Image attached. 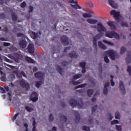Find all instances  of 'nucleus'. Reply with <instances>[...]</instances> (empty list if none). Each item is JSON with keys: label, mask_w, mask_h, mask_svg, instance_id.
<instances>
[{"label": "nucleus", "mask_w": 131, "mask_h": 131, "mask_svg": "<svg viewBox=\"0 0 131 131\" xmlns=\"http://www.w3.org/2000/svg\"><path fill=\"white\" fill-rule=\"evenodd\" d=\"M98 47L100 49H102V50H106L107 49L106 46L103 44V43L101 41H98Z\"/></svg>", "instance_id": "nucleus-23"}, {"label": "nucleus", "mask_w": 131, "mask_h": 131, "mask_svg": "<svg viewBox=\"0 0 131 131\" xmlns=\"http://www.w3.org/2000/svg\"><path fill=\"white\" fill-rule=\"evenodd\" d=\"M29 13H32V12H33V7L31 6H29Z\"/></svg>", "instance_id": "nucleus-54"}, {"label": "nucleus", "mask_w": 131, "mask_h": 131, "mask_svg": "<svg viewBox=\"0 0 131 131\" xmlns=\"http://www.w3.org/2000/svg\"><path fill=\"white\" fill-rule=\"evenodd\" d=\"M69 55L71 58H74L75 59L78 58V53H77L76 51H72Z\"/></svg>", "instance_id": "nucleus-18"}, {"label": "nucleus", "mask_w": 131, "mask_h": 131, "mask_svg": "<svg viewBox=\"0 0 131 131\" xmlns=\"http://www.w3.org/2000/svg\"><path fill=\"white\" fill-rule=\"evenodd\" d=\"M80 65L82 68H85L86 63H85V62H80Z\"/></svg>", "instance_id": "nucleus-47"}, {"label": "nucleus", "mask_w": 131, "mask_h": 131, "mask_svg": "<svg viewBox=\"0 0 131 131\" xmlns=\"http://www.w3.org/2000/svg\"><path fill=\"white\" fill-rule=\"evenodd\" d=\"M60 119H62L63 121H64V122H67V117H66V116H61Z\"/></svg>", "instance_id": "nucleus-36"}, {"label": "nucleus", "mask_w": 131, "mask_h": 131, "mask_svg": "<svg viewBox=\"0 0 131 131\" xmlns=\"http://www.w3.org/2000/svg\"><path fill=\"white\" fill-rule=\"evenodd\" d=\"M25 60L26 62H28V63H32L33 64L35 63V61L33 59L28 56H26Z\"/></svg>", "instance_id": "nucleus-22"}, {"label": "nucleus", "mask_w": 131, "mask_h": 131, "mask_svg": "<svg viewBox=\"0 0 131 131\" xmlns=\"http://www.w3.org/2000/svg\"><path fill=\"white\" fill-rule=\"evenodd\" d=\"M0 18L1 19H5V18H6V14H5L4 13H1Z\"/></svg>", "instance_id": "nucleus-55"}, {"label": "nucleus", "mask_w": 131, "mask_h": 131, "mask_svg": "<svg viewBox=\"0 0 131 131\" xmlns=\"http://www.w3.org/2000/svg\"><path fill=\"white\" fill-rule=\"evenodd\" d=\"M104 54L106 55H109L112 60H115V52L113 50H108L105 51Z\"/></svg>", "instance_id": "nucleus-7"}, {"label": "nucleus", "mask_w": 131, "mask_h": 131, "mask_svg": "<svg viewBox=\"0 0 131 131\" xmlns=\"http://www.w3.org/2000/svg\"><path fill=\"white\" fill-rule=\"evenodd\" d=\"M0 93L1 94H5L6 93V90H5L4 88L0 86Z\"/></svg>", "instance_id": "nucleus-49"}, {"label": "nucleus", "mask_w": 131, "mask_h": 131, "mask_svg": "<svg viewBox=\"0 0 131 131\" xmlns=\"http://www.w3.org/2000/svg\"><path fill=\"white\" fill-rule=\"evenodd\" d=\"M86 85H88V84L84 83L81 85H79L78 86L76 87V89H79L81 88H85Z\"/></svg>", "instance_id": "nucleus-43"}, {"label": "nucleus", "mask_w": 131, "mask_h": 131, "mask_svg": "<svg viewBox=\"0 0 131 131\" xmlns=\"http://www.w3.org/2000/svg\"><path fill=\"white\" fill-rule=\"evenodd\" d=\"M82 129H83V130L90 131L91 129V128L89 126H83L82 127Z\"/></svg>", "instance_id": "nucleus-32"}, {"label": "nucleus", "mask_w": 131, "mask_h": 131, "mask_svg": "<svg viewBox=\"0 0 131 131\" xmlns=\"http://www.w3.org/2000/svg\"><path fill=\"white\" fill-rule=\"evenodd\" d=\"M7 78H6V74H4L1 77L2 81H6Z\"/></svg>", "instance_id": "nucleus-37"}, {"label": "nucleus", "mask_w": 131, "mask_h": 131, "mask_svg": "<svg viewBox=\"0 0 131 131\" xmlns=\"http://www.w3.org/2000/svg\"><path fill=\"white\" fill-rule=\"evenodd\" d=\"M81 72L82 73H85L86 72V68H82Z\"/></svg>", "instance_id": "nucleus-60"}, {"label": "nucleus", "mask_w": 131, "mask_h": 131, "mask_svg": "<svg viewBox=\"0 0 131 131\" xmlns=\"http://www.w3.org/2000/svg\"><path fill=\"white\" fill-rule=\"evenodd\" d=\"M61 66H63L64 67H65V66H67V65H68V62L63 61L62 62H61Z\"/></svg>", "instance_id": "nucleus-52"}, {"label": "nucleus", "mask_w": 131, "mask_h": 131, "mask_svg": "<svg viewBox=\"0 0 131 131\" xmlns=\"http://www.w3.org/2000/svg\"><path fill=\"white\" fill-rule=\"evenodd\" d=\"M56 4L60 9L66 11V4H67V2H66V1L60 0V2L56 1Z\"/></svg>", "instance_id": "nucleus-6"}, {"label": "nucleus", "mask_w": 131, "mask_h": 131, "mask_svg": "<svg viewBox=\"0 0 131 131\" xmlns=\"http://www.w3.org/2000/svg\"><path fill=\"white\" fill-rule=\"evenodd\" d=\"M41 81L36 82L35 85L36 88H37V89H38V88H40V85H41Z\"/></svg>", "instance_id": "nucleus-40"}, {"label": "nucleus", "mask_w": 131, "mask_h": 131, "mask_svg": "<svg viewBox=\"0 0 131 131\" xmlns=\"http://www.w3.org/2000/svg\"><path fill=\"white\" fill-rule=\"evenodd\" d=\"M118 123V120H114L111 122V125H113V124H116Z\"/></svg>", "instance_id": "nucleus-53"}, {"label": "nucleus", "mask_w": 131, "mask_h": 131, "mask_svg": "<svg viewBox=\"0 0 131 131\" xmlns=\"http://www.w3.org/2000/svg\"><path fill=\"white\" fill-rule=\"evenodd\" d=\"M11 17L12 21H17V20H18V16L14 12L11 14Z\"/></svg>", "instance_id": "nucleus-26"}, {"label": "nucleus", "mask_w": 131, "mask_h": 131, "mask_svg": "<svg viewBox=\"0 0 131 131\" xmlns=\"http://www.w3.org/2000/svg\"><path fill=\"white\" fill-rule=\"evenodd\" d=\"M19 84L21 88H25L26 91H29L30 89V85L29 84V83L24 79H21L19 81Z\"/></svg>", "instance_id": "nucleus-5"}, {"label": "nucleus", "mask_w": 131, "mask_h": 131, "mask_svg": "<svg viewBox=\"0 0 131 131\" xmlns=\"http://www.w3.org/2000/svg\"><path fill=\"white\" fill-rule=\"evenodd\" d=\"M26 2L25 1L23 2L21 4H20V7L23 9H24V8H26Z\"/></svg>", "instance_id": "nucleus-42"}, {"label": "nucleus", "mask_w": 131, "mask_h": 131, "mask_svg": "<svg viewBox=\"0 0 131 131\" xmlns=\"http://www.w3.org/2000/svg\"><path fill=\"white\" fill-rule=\"evenodd\" d=\"M97 30L99 33L97 34L94 38H96V39H100L101 37H102L104 35V33H102V32H105L106 29V28L103 26V24L101 23L97 24Z\"/></svg>", "instance_id": "nucleus-1"}, {"label": "nucleus", "mask_w": 131, "mask_h": 131, "mask_svg": "<svg viewBox=\"0 0 131 131\" xmlns=\"http://www.w3.org/2000/svg\"><path fill=\"white\" fill-rule=\"evenodd\" d=\"M3 31H4V32H8V31H9V29H8V27H5L4 29H3Z\"/></svg>", "instance_id": "nucleus-64"}, {"label": "nucleus", "mask_w": 131, "mask_h": 131, "mask_svg": "<svg viewBox=\"0 0 131 131\" xmlns=\"http://www.w3.org/2000/svg\"><path fill=\"white\" fill-rule=\"evenodd\" d=\"M49 119L50 122H52V121H54V116H53L52 114H50Z\"/></svg>", "instance_id": "nucleus-34"}, {"label": "nucleus", "mask_w": 131, "mask_h": 131, "mask_svg": "<svg viewBox=\"0 0 131 131\" xmlns=\"http://www.w3.org/2000/svg\"><path fill=\"white\" fill-rule=\"evenodd\" d=\"M5 60L6 62H8V63H12L13 62L9 59L7 57H5Z\"/></svg>", "instance_id": "nucleus-57"}, {"label": "nucleus", "mask_w": 131, "mask_h": 131, "mask_svg": "<svg viewBox=\"0 0 131 131\" xmlns=\"http://www.w3.org/2000/svg\"><path fill=\"white\" fill-rule=\"evenodd\" d=\"M103 94L104 95H107L108 94V89L104 87Z\"/></svg>", "instance_id": "nucleus-51"}, {"label": "nucleus", "mask_w": 131, "mask_h": 131, "mask_svg": "<svg viewBox=\"0 0 131 131\" xmlns=\"http://www.w3.org/2000/svg\"><path fill=\"white\" fill-rule=\"evenodd\" d=\"M83 17L84 18H91L92 17V15L89 13H83Z\"/></svg>", "instance_id": "nucleus-33"}, {"label": "nucleus", "mask_w": 131, "mask_h": 131, "mask_svg": "<svg viewBox=\"0 0 131 131\" xmlns=\"http://www.w3.org/2000/svg\"><path fill=\"white\" fill-rule=\"evenodd\" d=\"M31 37H32L33 39H36V38H38V34L35 32H32L31 33Z\"/></svg>", "instance_id": "nucleus-24"}, {"label": "nucleus", "mask_w": 131, "mask_h": 131, "mask_svg": "<svg viewBox=\"0 0 131 131\" xmlns=\"http://www.w3.org/2000/svg\"><path fill=\"white\" fill-rule=\"evenodd\" d=\"M121 25L122 27H128V25H127L126 22H122Z\"/></svg>", "instance_id": "nucleus-41"}, {"label": "nucleus", "mask_w": 131, "mask_h": 131, "mask_svg": "<svg viewBox=\"0 0 131 131\" xmlns=\"http://www.w3.org/2000/svg\"><path fill=\"white\" fill-rule=\"evenodd\" d=\"M10 0H1V2L2 5H4V3L6 4L7 2H10Z\"/></svg>", "instance_id": "nucleus-61"}, {"label": "nucleus", "mask_w": 131, "mask_h": 131, "mask_svg": "<svg viewBox=\"0 0 131 131\" xmlns=\"http://www.w3.org/2000/svg\"><path fill=\"white\" fill-rule=\"evenodd\" d=\"M97 107H98V106L97 105H96L92 107V114H93V113H94V112H95L96 111V110L97 109Z\"/></svg>", "instance_id": "nucleus-44"}, {"label": "nucleus", "mask_w": 131, "mask_h": 131, "mask_svg": "<svg viewBox=\"0 0 131 131\" xmlns=\"http://www.w3.org/2000/svg\"><path fill=\"white\" fill-rule=\"evenodd\" d=\"M86 22H88V23L89 24L95 25L98 23V20L93 18H88L86 19Z\"/></svg>", "instance_id": "nucleus-19"}, {"label": "nucleus", "mask_w": 131, "mask_h": 131, "mask_svg": "<svg viewBox=\"0 0 131 131\" xmlns=\"http://www.w3.org/2000/svg\"><path fill=\"white\" fill-rule=\"evenodd\" d=\"M104 62H105V63H109V62H110V60H109V58H108V56H105L104 57Z\"/></svg>", "instance_id": "nucleus-46"}, {"label": "nucleus", "mask_w": 131, "mask_h": 131, "mask_svg": "<svg viewBox=\"0 0 131 131\" xmlns=\"http://www.w3.org/2000/svg\"><path fill=\"white\" fill-rule=\"evenodd\" d=\"M28 51L30 54L34 53V46L33 45L30 43L28 46Z\"/></svg>", "instance_id": "nucleus-16"}, {"label": "nucleus", "mask_w": 131, "mask_h": 131, "mask_svg": "<svg viewBox=\"0 0 131 131\" xmlns=\"http://www.w3.org/2000/svg\"><path fill=\"white\" fill-rule=\"evenodd\" d=\"M116 129H117V130L121 131V130L122 129V128L121 126H116Z\"/></svg>", "instance_id": "nucleus-58"}, {"label": "nucleus", "mask_w": 131, "mask_h": 131, "mask_svg": "<svg viewBox=\"0 0 131 131\" xmlns=\"http://www.w3.org/2000/svg\"><path fill=\"white\" fill-rule=\"evenodd\" d=\"M71 48V47H68L64 49V51H63L64 53H67V51H69V50H70Z\"/></svg>", "instance_id": "nucleus-59"}, {"label": "nucleus", "mask_w": 131, "mask_h": 131, "mask_svg": "<svg viewBox=\"0 0 131 131\" xmlns=\"http://www.w3.org/2000/svg\"><path fill=\"white\" fill-rule=\"evenodd\" d=\"M30 99L32 102H36L38 100V97L37 96V93L36 92H32L31 95L30 96Z\"/></svg>", "instance_id": "nucleus-9"}, {"label": "nucleus", "mask_w": 131, "mask_h": 131, "mask_svg": "<svg viewBox=\"0 0 131 131\" xmlns=\"http://www.w3.org/2000/svg\"><path fill=\"white\" fill-rule=\"evenodd\" d=\"M17 35L18 37H25V35L22 33H18Z\"/></svg>", "instance_id": "nucleus-45"}, {"label": "nucleus", "mask_w": 131, "mask_h": 131, "mask_svg": "<svg viewBox=\"0 0 131 131\" xmlns=\"http://www.w3.org/2000/svg\"><path fill=\"white\" fill-rule=\"evenodd\" d=\"M93 47L95 48V50H97V38H93Z\"/></svg>", "instance_id": "nucleus-30"}, {"label": "nucleus", "mask_w": 131, "mask_h": 131, "mask_svg": "<svg viewBox=\"0 0 131 131\" xmlns=\"http://www.w3.org/2000/svg\"><path fill=\"white\" fill-rule=\"evenodd\" d=\"M25 109L28 112H31V111H32V110H33V108H32V107H30L29 106H25Z\"/></svg>", "instance_id": "nucleus-38"}, {"label": "nucleus", "mask_w": 131, "mask_h": 131, "mask_svg": "<svg viewBox=\"0 0 131 131\" xmlns=\"http://www.w3.org/2000/svg\"><path fill=\"white\" fill-rule=\"evenodd\" d=\"M110 14L111 15H113L114 16L115 20H119V16L120 15V13L119 12L113 10L110 12Z\"/></svg>", "instance_id": "nucleus-10"}, {"label": "nucleus", "mask_w": 131, "mask_h": 131, "mask_svg": "<svg viewBox=\"0 0 131 131\" xmlns=\"http://www.w3.org/2000/svg\"><path fill=\"white\" fill-rule=\"evenodd\" d=\"M19 45L20 48L22 49H25V48H26V46H27V42L24 40H21L19 41Z\"/></svg>", "instance_id": "nucleus-20"}, {"label": "nucleus", "mask_w": 131, "mask_h": 131, "mask_svg": "<svg viewBox=\"0 0 131 131\" xmlns=\"http://www.w3.org/2000/svg\"><path fill=\"white\" fill-rule=\"evenodd\" d=\"M103 41L104 42V43H107V45H108V46H114V43L107 40H103Z\"/></svg>", "instance_id": "nucleus-31"}, {"label": "nucleus", "mask_w": 131, "mask_h": 131, "mask_svg": "<svg viewBox=\"0 0 131 131\" xmlns=\"http://www.w3.org/2000/svg\"><path fill=\"white\" fill-rule=\"evenodd\" d=\"M105 36L109 38H113L114 37L116 39H120V36L115 31L107 32L105 33Z\"/></svg>", "instance_id": "nucleus-3"}, {"label": "nucleus", "mask_w": 131, "mask_h": 131, "mask_svg": "<svg viewBox=\"0 0 131 131\" xmlns=\"http://www.w3.org/2000/svg\"><path fill=\"white\" fill-rule=\"evenodd\" d=\"M86 93H87V95H88V97L91 98V97H92V96H93V94H94V90L89 89L87 90Z\"/></svg>", "instance_id": "nucleus-25"}, {"label": "nucleus", "mask_w": 131, "mask_h": 131, "mask_svg": "<svg viewBox=\"0 0 131 131\" xmlns=\"http://www.w3.org/2000/svg\"><path fill=\"white\" fill-rule=\"evenodd\" d=\"M75 5L70 4V6L73 9H75V10H77L78 9H82L81 7L78 5V2L77 1H74V3Z\"/></svg>", "instance_id": "nucleus-12"}, {"label": "nucleus", "mask_w": 131, "mask_h": 131, "mask_svg": "<svg viewBox=\"0 0 131 131\" xmlns=\"http://www.w3.org/2000/svg\"><path fill=\"white\" fill-rule=\"evenodd\" d=\"M60 40L63 46H68V45H69V42L68 41V38L66 35L61 36Z\"/></svg>", "instance_id": "nucleus-11"}, {"label": "nucleus", "mask_w": 131, "mask_h": 131, "mask_svg": "<svg viewBox=\"0 0 131 131\" xmlns=\"http://www.w3.org/2000/svg\"><path fill=\"white\" fill-rule=\"evenodd\" d=\"M114 23H115L114 21H109L107 22V24L108 26L110 27V28L112 30H114L116 29V26H115V25H114Z\"/></svg>", "instance_id": "nucleus-14"}, {"label": "nucleus", "mask_w": 131, "mask_h": 131, "mask_svg": "<svg viewBox=\"0 0 131 131\" xmlns=\"http://www.w3.org/2000/svg\"><path fill=\"white\" fill-rule=\"evenodd\" d=\"M68 3L72 5V4H74V0H68Z\"/></svg>", "instance_id": "nucleus-63"}, {"label": "nucleus", "mask_w": 131, "mask_h": 131, "mask_svg": "<svg viewBox=\"0 0 131 131\" xmlns=\"http://www.w3.org/2000/svg\"><path fill=\"white\" fill-rule=\"evenodd\" d=\"M74 114L75 116V122L76 123H79V121H80V116L78 113V112L76 111H74Z\"/></svg>", "instance_id": "nucleus-13"}, {"label": "nucleus", "mask_w": 131, "mask_h": 131, "mask_svg": "<svg viewBox=\"0 0 131 131\" xmlns=\"http://www.w3.org/2000/svg\"><path fill=\"white\" fill-rule=\"evenodd\" d=\"M115 117L116 119H120V114L118 112H116L115 114Z\"/></svg>", "instance_id": "nucleus-35"}, {"label": "nucleus", "mask_w": 131, "mask_h": 131, "mask_svg": "<svg viewBox=\"0 0 131 131\" xmlns=\"http://www.w3.org/2000/svg\"><path fill=\"white\" fill-rule=\"evenodd\" d=\"M35 78H37L38 79H39V80H43V76H45V74L39 71L34 74Z\"/></svg>", "instance_id": "nucleus-8"}, {"label": "nucleus", "mask_w": 131, "mask_h": 131, "mask_svg": "<svg viewBox=\"0 0 131 131\" xmlns=\"http://www.w3.org/2000/svg\"><path fill=\"white\" fill-rule=\"evenodd\" d=\"M36 122L35 121V120H33L32 131L36 130Z\"/></svg>", "instance_id": "nucleus-29"}, {"label": "nucleus", "mask_w": 131, "mask_h": 131, "mask_svg": "<svg viewBox=\"0 0 131 131\" xmlns=\"http://www.w3.org/2000/svg\"><path fill=\"white\" fill-rule=\"evenodd\" d=\"M119 89L121 90L123 95H125V88H124V85L122 81H120Z\"/></svg>", "instance_id": "nucleus-15"}, {"label": "nucleus", "mask_w": 131, "mask_h": 131, "mask_svg": "<svg viewBox=\"0 0 131 131\" xmlns=\"http://www.w3.org/2000/svg\"><path fill=\"white\" fill-rule=\"evenodd\" d=\"M109 85H110V83L109 82H107L104 84V88H105L106 89H107V88H108Z\"/></svg>", "instance_id": "nucleus-62"}, {"label": "nucleus", "mask_w": 131, "mask_h": 131, "mask_svg": "<svg viewBox=\"0 0 131 131\" xmlns=\"http://www.w3.org/2000/svg\"><path fill=\"white\" fill-rule=\"evenodd\" d=\"M82 76V75L81 74H77L73 76V79L72 80V81L70 82V84H72L74 85H77V84H79V83H81V82L79 81H75L74 80L76 79H78V78H80Z\"/></svg>", "instance_id": "nucleus-4"}, {"label": "nucleus", "mask_w": 131, "mask_h": 131, "mask_svg": "<svg viewBox=\"0 0 131 131\" xmlns=\"http://www.w3.org/2000/svg\"><path fill=\"white\" fill-rule=\"evenodd\" d=\"M3 46H4V47H9V46H11V43L9 42H4L3 43Z\"/></svg>", "instance_id": "nucleus-56"}, {"label": "nucleus", "mask_w": 131, "mask_h": 131, "mask_svg": "<svg viewBox=\"0 0 131 131\" xmlns=\"http://www.w3.org/2000/svg\"><path fill=\"white\" fill-rule=\"evenodd\" d=\"M70 105L72 107H75V106H78V108H82L83 107V102L82 100H81L80 103H77V101L74 99H71L69 101Z\"/></svg>", "instance_id": "nucleus-2"}, {"label": "nucleus", "mask_w": 131, "mask_h": 131, "mask_svg": "<svg viewBox=\"0 0 131 131\" xmlns=\"http://www.w3.org/2000/svg\"><path fill=\"white\" fill-rule=\"evenodd\" d=\"M126 62L127 64L131 63V51L127 52V57L126 58Z\"/></svg>", "instance_id": "nucleus-21"}, {"label": "nucleus", "mask_w": 131, "mask_h": 131, "mask_svg": "<svg viewBox=\"0 0 131 131\" xmlns=\"http://www.w3.org/2000/svg\"><path fill=\"white\" fill-rule=\"evenodd\" d=\"M127 72H128L129 75H131V67L130 66H128L127 69Z\"/></svg>", "instance_id": "nucleus-48"}, {"label": "nucleus", "mask_w": 131, "mask_h": 131, "mask_svg": "<svg viewBox=\"0 0 131 131\" xmlns=\"http://www.w3.org/2000/svg\"><path fill=\"white\" fill-rule=\"evenodd\" d=\"M125 51H126V49H125V47H121L120 50V54H124Z\"/></svg>", "instance_id": "nucleus-39"}, {"label": "nucleus", "mask_w": 131, "mask_h": 131, "mask_svg": "<svg viewBox=\"0 0 131 131\" xmlns=\"http://www.w3.org/2000/svg\"><path fill=\"white\" fill-rule=\"evenodd\" d=\"M19 114H20L19 113H17L16 114H15L12 118V121H13V122H15V120H16L17 119V117H18V116H19Z\"/></svg>", "instance_id": "nucleus-28"}, {"label": "nucleus", "mask_w": 131, "mask_h": 131, "mask_svg": "<svg viewBox=\"0 0 131 131\" xmlns=\"http://www.w3.org/2000/svg\"><path fill=\"white\" fill-rule=\"evenodd\" d=\"M108 3L111 7L114 9H117V8H118V5H117V4H115L113 0H108Z\"/></svg>", "instance_id": "nucleus-17"}, {"label": "nucleus", "mask_w": 131, "mask_h": 131, "mask_svg": "<svg viewBox=\"0 0 131 131\" xmlns=\"http://www.w3.org/2000/svg\"><path fill=\"white\" fill-rule=\"evenodd\" d=\"M57 70L61 75H63V70L62 69V68H61L60 66H57Z\"/></svg>", "instance_id": "nucleus-27"}, {"label": "nucleus", "mask_w": 131, "mask_h": 131, "mask_svg": "<svg viewBox=\"0 0 131 131\" xmlns=\"http://www.w3.org/2000/svg\"><path fill=\"white\" fill-rule=\"evenodd\" d=\"M108 115V118L109 119V120H112L113 118V116H112V115H111V113H108L107 114Z\"/></svg>", "instance_id": "nucleus-50"}]
</instances>
